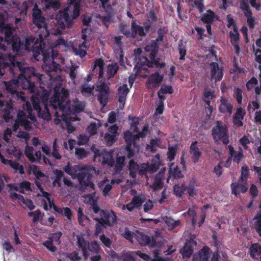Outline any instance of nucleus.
Here are the masks:
<instances>
[{
  "mask_svg": "<svg viewBox=\"0 0 261 261\" xmlns=\"http://www.w3.org/2000/svg\"><path fill=\"white\" fill-rule=\"evenodd\" d=\"M15 59L11 54L0 53V76L11 75L13 78L5 82L6 90L13 97L24 100V93L18 91L19 87L30 93H37V85H45L46 81L44 75L36 73L34 68L26 67L23 63L15 61Z\"/></svg>",
  "mask_w": 261,
  "mask_h": 261,
  "instance_id": "nucleus-1",
  "label": "nucleus"
},
{
  "mask_svg": "<svg viewBox=\"0 0 261 261\" xmlns=\"http://www.w3.org/2000/svg\"><path fill=\"white\" fill-rule=\"evenodd\" d=\"M68 97V91L61 87V85H56L54 88V94L49 101L47 98L32 96V104L27 101L24 109L27 111L29 118L33 120L36 118L35 115L32 113L33 110L36 111L38 117L43 119H51V114L58 119L71 113L70 101Z\"/></svg>",
  "mask_w": 261,
  "mask_h": 261,
  "instance_id": "nucleus-2",
  "label": "nucleus"
},
{
  "mask_svg": "<svg viewBox=\"0 0 261 261\" xmlns=\"http://www.w3.org/2000/svg\"><path fill=\"white\" fill-rule=\"evenodd\" d=\"M64 171L72 177H77L81 188L84 190L87 189L94 190L95 185L91 181L95 171L94 167L87 166L81 167L78 165L72 166L69 163L64 168Z\"/></svg>",
  "mask_w": 261,
  "mask_h": 261,
  "instance_id": "nucleus-3",
  "label": "nucleus"
},
{
  "mask_svg": "<svg viewBox=\"0 0 261 261\" xmlns=\"http://www.w3.org/2000/svg\"><path fill=\"white\" fill-rule=\"evenodd\" d=\"M82 0H70L68 6L60 11L56 17L58 29L71 28L73 20L80 15V4Z\"/></svg>",
  "mask_w": 261,
  "mask_h": 261,
  "instance_id": "nucleus-4",
  "label": "nucleus"
},
{
  "mask_svg": "<svg viewBox=\"0 0 261 261\" xmlns=\"http://www.w3.org/2000/svg\"><path fill=\"white\" fill-rule=\"evenodd\" d=\"M117 216L113 211L101 210L99 217L94 218L97 223L95 224V235L103 232L105 229L112 226L117 222Z\"/></svg>",
  "mask_w": 261,
  "mask_h": 261,
  "instance_id": "nucleus-5",
  "label": "nucleus"
},
{
  "mask_svg": "<svg viewBox=\"0 0 261 261\" xmlns=\"http://www.w3.org/2000/svg\"><path fill=\"white\" fill-rule=\"evenodd\" d=\"M76 238L77 245L79 248L81 249L85 259H87L90 255L99 254L101 248L97 241H93L89 242L80 236H77Z\"/></svg>",
  "mask_w": 261,
  "mask_h": 261,
  "instance_id": "nucleus-6",
  "label": "nucleus"
},
{
  "mask_svg": "<svg viewBox=\"0 0 261 261\" xmlns=\"http://www.w3.org/2000/svg\"><path fill=\"white\" fill-rule=\"evenodd\" d=\"M32 20L33 23L39 30H42V31H41L42 32V34L40 35V40H42L43 38L47 37L49 33L47 30L45 18L43 16L41 10L38 8L36 4H35L32 10Z\"/></svg>",
  "mask_w": 261,
  "mask_h": 261,
  "instance_id": "nucleus-7",
  "label": "nucleus"
},
{
  "mask_svg": "<svg viewBox=\"0 0 261 261\" xmlns=\"http://www.w3.org/2000/svg\"><path fill=\"white\" fill-rule=\"evenodd\" d=\"M212 135L214 142L217 144L221 141L223 144L227 145L229 142L227 126L221 121L216 122V125L212 129Z\"/></svg>",
  "mask_w": 261,
  "mask_h": 261,
  "instance_id": "nucleus-8",
  "label": "nucleus"
},
{
  "mask_svg": "<svg viewBox=\"0 0 261 261\" xmlns=\"http://www.w3.org/2000/svg\"><path fill=\"white\" fill-rule=\"evenodd\" d=\"M96 91L99 92L97 95L98 101L103 107H105L108 102L110 95L109 85L105 82H101L97 85Z\"/></svg>",
  "mask_w": 261,
  "mask_h": 261,
  "instance_id": "nucleus-9",
  "label": "nucleus"
},
{
  "mask_svg": "<svg viewBox=\"0 0 261 261\" xmlns=\"http://www.w3.org/2000/svg\"><path fill=\"white\" fill-rule=\"evenodd\" d=\"M158 37L155 40H152L151 42L147 45L145 47V51H151V57L153 58L154 54L159 52V44L158 42H162L163 40L164 36L165 34V28H160L158 32Z\"/></svg>",
  "mask_w": 261,
  "mask_h": 261,
  "instance_id": "nucleus-10",
  "label": "nucleus"
},
{
  "mask_svg": "<svg viewBox=\"0 0 261 261\" xmlns=\"http://www.w3.org/2000/svg\"><path fill=\"white\" fill-rule=\"evenodd\" d=\"M31 122L27 119L25 113L19 111L17 113V119L13 125V130L16 132L20 126H23L27 131H30L32 129Z\"/></svg>",
  "mask_w": 261,
  "mask_h": 261,
  "instance_id": "nucleus-11",
  "label": "nucleus"
},
{
  "mask_svg": "<svg viewBox=\"0 0 261 261\" xmlns=\"http://www.w3.org/2000/svg\"><path fill=\"white\" fill-rule=\"evenodd\" d=\"M136 239L140 245L142 246L148 245L149 247L155 248L159 246L156 236H152L151 239L148 236L142 232H138L136 235Z\"/></svg>",
  "mask_w": 261,
  "mask_h": 261,
  "instance_id": "nucleus-12",
  "label": "nucleus"
},
{
  "mask_svg": "<svg viewBox=\"0 0 261 261\" xmlns=\"http://www.w3.org/2000/svg\"><path fill=\"white\" fill-rule=\"evenodd\" d=\"M146 201V197L143 194L135 195L130 202L123 205L129 212H132L134 209L140 210L143 206V204Z\"/></svg>",
  "mask_w": 261,
  "mask_h": 261,
  "instance_id": "nucleus-13",
  "label": "nucleus"
},
{
  "mask_svg": "<svg viewBox=\"0 0 261 261\" xmlns=\"http://www.w3.org/2000/svg\"><path fill=\"white\" fill-rule=\"evenodd\" d=\"M6 41L8 44L12 45L13 50L17 53L21 52L23 49L24 44L20 41V39L16 35H13V32L10 33L9 36H5Z\"/></svg>",
  "mask_w": 261,
  "mask_h": 261,
  "instance_id": "nucleus-14",
  "label": "nucleus"
},
{
  "mask_svg": "<svg viewBox=\"0 0 261 261\" xmlns=\"http://www.w3.org/2000/svg\"><path fill=\"white\" fill-rule=\"evenodd\" d=\"M42 34V32L41 31V33L39 34V38L36 39V37L33 36L32 35L28 37L25 38L24 46L25 49H29L30 48L31 44L34 43V45H36L34 47L37 48L36 52L40 54H43L44 51L43 48L42 46V43L43 42V39L42 38V40L40 39V35Z\"/></svg>",
  "mask_w": 261,
  "mask_h": 261,
  "instance_id": "nucleus-15",
  "label": "nucleus"
},
{
  "mask_svg": "<svg viewBox=\"0 0 261 261\" xmlns=\"http://www.w3.org/2000/svg\"><path fill=\"white\" fill-rule=\"evenodd\" d=\"M0 110L3 112V118L6 121L13 117L14 109L11 100L6 102L0 100Z\"/></svg>",
  "mask_w": 261,
  "mask_h": 261,
  "instance_id": "nucleus-16",
  "label": "nucleus"
},
{
  "mask_svg": "<svg viewBox=\"0 0 261 261\" xmlns=\"http://www.w3.org/2000/svg\"><path fill=\"white\" fill-rule=\"evenodd\" d=\"M247 185V181L239 178L237 182H232L230 185L231 194L237 196L240 193H246L248 190Z\"/></svg>",
  "mask_w": 261,
  "mask_h": 261,
  "instance_id": "nucleus-17",
  "label": "nucleus"
},
{
  "mask_svg": "<svg viewBox=\"0 0 261 261\" xmlns=\"http://www.w3.org/2000/svg\"><path fill=\"white\" fill-rule=\"evenodd\" d=\"M233 108V104L229 99L223 96L220 97L218 107L220 113L230 115L232 113Z\"/></svg>",
  "mask_w": 261,
  "mask_h": 261,
  "instance_id": "nucleus-18",
  "label": "nucleus"
},
{
  "mask_svg": "<svg viewBox=\"0 0 261 261\" xmlns=\"http://www.w3.org/2000/svg\"><path fill=\"white\" fill-rule=\"evenodd\" d=\"M137 64L134 69H137V72H140L141 70L147 71L149 67H153V63L150 61L147 57L141 56L136 59Z\"/></svg>",
  "mask_w": 261,
  "mask_h": 261,
  "instance_id": "nucleus-19",
  "label": "nucleus"
},
{
  "mask_svg": "<svg viewBox=\"0 0 261 261\" xmlns=\"http://www.w3.org/2000/svg\"><path fill=\"white\" fill-rule=\"evenodd\" d=\"M129 92V89L126 84H123L117 89L118 101L119 103V108L121 110L124 109L127 95Z\"/></svg>",
  "mask_w": 261,
  "mask_h": 261,
  "instance_id": "nucleus-20",
  "label": "nucleus"
},
{
  "mask_svg": "<svg viewBox=\"0 0 261 261\" xmlns=\"http://www.w3.org/2000/svg\"><path fill=\"white\" fill-rule=\"evenodd\" d=\"M164 79V75L160 74L158 71L152 74L146 82L147 88H155L158 87Z\"/></svg>",
  "mask_w": 261,
  "mask_h": 261,
  "instance_id": "nucleus-21",
  "label": "nucleus"
},
{
  "mask_svg": "<svg viewBox=\"0 0 261 261\" xmlns=\"http://www.w3.org/2000/svg\"><path fill=\"white\" fill-rule=\"evenodd\" d=\"M210 66L211 67V80H215V82L221 81L223 76V69L219 67L218 63L212 62L210 63Z\"/></svg>",
  "mask_w": 261,
  "mask_h": 261,
  "instance_id": "nucleus-22",
  "label": "nucleus"
},
{
  "mask_svg": "<svg viewBox=\"0 0 261 261\" xmlns=\"http://www.w3.org/2000/svg\"><path fill=\"white\" fill-rule=\"evenodd\" d=\"M43 56V60L44 62L43 65V69L47 73H49L52 71H56L59 69L60 65L54 61H52L50 63H47L48 59H50V57L49 54H46L44 51L42 54Z\"/></svg>",
  "mask_w": 261,
  "mask_h": 261,
  "instance_id": "nucleus-23",
  "label": "nucleus"
},
{
  "mask_svg": "<svg viewBox=\"0 0 261 261\" xmlns=\"http://www.w3.org/2000/svg\"><path fill=\"white\" fill-rule=\"evenodd\" d=\"M246 115V112L242 107L238 108L232 117V123L234 126L240 127L243 125L242 120Z\"/></svg>",
  "mask_w": 261,
  "mask_h": 261,
  "instance_id": "nucleus-24",
  "label": "nucleus"
},
{
  "mask_svg": "<svg viewBox=\"0 0 261 261\" xmlns=\"http://www.w3.org/2000/svg\"><path fill=\"white\" fill-rule=\"evenodd\" d=\"M131 36L132 38H136L138 35L141 37H145L146 33L144 31L143 27L137 24L135 20L132 21L131 23Z\"/></svg>",
  "mask_w": 261,
  "mask_h": 261,
  "instance_id": "nucleus-25",
  "label": "nucleus"
},
{
  "mask_svg": "<svg viewBox=\"0 0 261 261\" xmlns=\"http://www.w3.org/2000/svg\"><path fill=\"white\" fill-rule=\"evenodd\" d=\"M13 31L14 29L12 25L10 23H6L4 16L0 15V32L4 34L5 36H9L10 33L13 32Z\"/></svg>",
  "mask_w": 261,
  "mask_h": 261,
  "instance_id": "nucleus-26",
  "label": "nucleus"
},
{
  "mask_svg": "<svg viewBox=\"0 0 261 261\" xmlns=\"http://www.w3.org/2000/svg\"><path fill=\"white\" fill-rule=\"evenodd\" d=\"M218 19V16L211 9L207 10L205 13L202 14L200 18V20L204 23H213Z\"/></svg>",
  "mask_w": 261,
  "mask_h": 261,
  "instance_id": "nucleus-27",
  "label": "nucleus"
},
{
  "mask_svg": "<svg viewBox=\"0 0 261 261\" xmlns=\"http://www.w3.org/2000/svg\"><path fill=\"white\" fill-rule=\"evenodd\" d=\"M198 142L195 141L191 143L190 145V153L192 154V161L194 163L198 162L201 155V152L199 151L197 146Z\"/></svg>",
  "mask_w": 261,
  "mask_h": 261,
  "instance_id": "nucleus-28",
  "label": "nucleus"
},
{
  "mask_svg": "<svg viewBox=\"0 0 261 261\" xmlns=\"http://www.w3.org/2000/svg\"><path fill=\"white\" fill-rule=\"evenodd\" d=\"M102 164L108 165L112 167L115 164V160L113 157L112 152H105L101 153Z\"/></svg>",
  "mask_w": 261,
  "mask_h": 261,
  "instance_id": "nucleus-29",
  "label": "nucleus"
},
{
  "mask_svg": "<svg viewBox=\"0 0 261 261\" xmlns=\"http://www.w3.org/2000/svg\"><path fill=\"white\" fill-rule=\"evenodd\" d=\"M228 148L229 150V154L231 156V158L233 157V162L238 164L239 163L243 157L242 149L240 148V151L239 152H237L234 150L232 146L229 145Z\"/></svg>",
  "mask_w": 261,
  "mask_h": 261,
  "instance_id": "nucleus-30",
  "label": "nucleus"
},
{
  "mask_svg": "<svg viewBox=\"0 0 261 261\" xmlns=\"http://www.w3.org/2000/svg\"><path fill=\"white\" fill-rule=\"evenodd\" d=\"M163 219L165 221L167 227L169 230H173L180 224V220H175L170 217L165 216L163 218Z\"/></svg>",
  "mask_w": 261,
  "mask_h": 261,
  "instance_id": "nucleus-31",
  "label": "nucleus"
},
{
  "mask_svg": "<svg viewBox=\"0 0 261 261\" xmlns=\"http://www.w3.org/2000/svg\"><path fill=\"white\" fill-rule=\"evenodd\" d=\"M182 177V173L178 166L172 164L169 171L168 178L172 177L174 179H178Z\"/></svg>",
  "mask_w": 261,
  "mask_h": 261,
  "instance_id": "nucleus-32",
  "label": "nucleus"
},
{
  "mask_svg": "<svg viewBox=\"0 0 261 261\" xmlns=\"http://www.w3.org/2000/svg\"><path fill=\"white\" fill-rule=\"evenodd\" d=\"M255 44L258 47L261 48V32L260 33L259 38L256 40ZM252 50L255 55V61L261 64V49L259 48L255 49L254 45H253Z\"/></svg>",
  "mask_w": 261,
  "mask_h": 261,
  "instance_id": "nucleus-33",
  "label": "nucleus"
},
{
  "mask_svg": "<svg viewBox=\"0 0 261 261\" xmlns=\"http://www.w3.org/2000/svg\"><path fill=\"white\" fill-rule=\"evenodd\" d=\"M147 54V55L150 59V61H152L153 63V65H154L155 67L157 68H163L166 63L164 61H161V59L160 58H156V55L158 53L154 54L153 58L151 57V51H146Z\"/></svg>",
  "mask_w": 261,
  "mask_h": 261,
  "instance_id": "nucleus-34",
  "label": "nucleus"
},
{
  "mask_svg": "<svg viewBox=\"0 0 261 261\" xmlns=\"http://www.w3.org/2000/svg\"><path fill=\"white\" fill-rule=\"evenodd\" d=\"M33 158L32 160H30L32 163H40L41 161L42 160L43 163L45 164H48L51 165V163L49 160V159L45 156L43 155L42 156L41 153L40 151H36L35 154H33Z\"/></svg>",
  "mask_w": 261,
  "mask_h": 261,
  "instance_id": "nucleus-35",
  "label": "nucleus"
},
{
  "mask_svg": "<svg viewBox=\"0 0 261 261\" xmlns=\"http://www.w3.org/2000/svg\"><path fill=\"white\" fill-rule=\"evenodd\" d=\"M119 69V66L116 63L109 64L107 66V71L108 79H110L114 77L118 72Z\"/></svg>",
  "mask_w": 261,
  "mask_h": 261,
  "instance_id": "nucleus-36",
  "label": "nucleus"
},
{
  "mask_svg": "<svg viewBox=\"0 0 261 261\" xmlns=\"http://www.w3.org/2000/svg\"><path fill=\"white\" fill-rule=\"evenodd\" d=\"M180 252L182 254L184 258H190L193 253V248L190 243H186Z\"/></svg>",
  "mask_w": 261,
  "mask_h": 261,
  "instance_id": "nucleus-37",
  "label": "nucleus"
},
{
  "mask_svg": "<svg viewBox=\"0 0 261 261\" xmlns=\"http://www.w3.org/2000/svg\"><path fill=\"white\" fill-rule=\"evenodd\" d=\"M198 254L202 261H208L210 256V248L208 246H205L198 252Z\"/></svg>",
  "mask_w": 261,
  "mask_h": 261,
  "instance_id": "nucleus-38",
  "label": "nucleus"
},
{
  "mask_svg": "<svg viewBox=\"0 0 261 261\" xmlns=\"http://www.w3.org/2000/svg\"><path fill=\"white\" fill-rule=\"evenodd\" d=\"M125 160V156H121L117 158L116 162L115 161V164L114 165L115 171L116 172L119 173L121 171L124 165Z\"/></svg>",
  "mask_w": 261,
  "mask_h": 261,
  "instance_id": "nucleus-39",
  "label": "nucleus"
},
{
  "mask_svg": "<svg viewBox=\"0 0 261 261\" xmlns=\"http://www.w3.org/2000/svg\"><path fill=\"white\" fill-rule=\"evenodd\" d=\"M253 220H254V228L259 236L261 237V214L257 213L253 218Z\"/></svg>",
  "mask_w": 261,
  "mask_h": 261,
  "instance_id": "nucleus-40",
  "label": "nucleus"
},
{
  "mask_svg": "<svg viewBox=\"0 0 261 261\" xmlns=\"http://www.w3.org/2000/svg\"><path fill=\"white\" fill-rule=\"evenodd\" d=\"M250 256L255 258V256H259L261 253V246L258 243H255L251 245L250 248Z\"/></svg>",
  "mask_w": 261,
  "mask_h": 261,
  "instance_id": "nucleus-41",
  "label": "nucleus"
},
{
  "mask_svg": "<svg viewBox=\"0 0 261 261\" xmlns=\"http://www.w3.org/2000/svg\"><path fill=\"white\" fill-rule=\"evenodd\" d=\"M164 182L160 175H156L154 179V181L151 185V187L154 190H159L163 188Z\"/></svg>",
  "mask_w": 261,
  "mask_h": 261,
  "instance_id": "nucleus-42",
  "label": "nucleus"
},
{
  "mask_svg": "<svg viewBox=\"0 0 261 261\" xmlns=\"http://www.w3.org/2000/svg\"><path fill=\"white\" fill-rule=\"evenodd\" d=\"M139 165L137 164L133 160L131 159L129 162V174L132 177H135Z\"/></svg>",
  "mask_w": 261,
  "mask_h": 261,
  "instance_id": "nucleus-43",
  "label": "nucleus"
},
{
  "mask_svg": "<svg viewBox=\"0 0 261 261\" xmlns=\"http://www.w3.org/2000/svg\"><path fill=\"white\" fill-rule=\"evenodd\" d=\"M173 191L174 194L176 196L181 197L182 194L186 191V185L181 184L179 185V184H176L174 186Z\"/></svg>",
  "mask_w": 261,
  "mask_h": 261,
  "instance_id": "nucleus-44",
  "label": "nucleus"
},
{
  "mask_svg": "<svg viewBox=\"0 0 261 261\" xmlns=\"http://www.w3.org/2000/svg\"><path fill=\"white\" fill-rule=\"evenodd\" d=\"M59 147L57 145V140L55 139L54 140L53 144V151L51 152V156L56 160H60L62 155L59 153Z\"/></svg>",
  "mask_w": 261,
  "mask_h": 261,
  "instance_id": "nucleus-45",
  "label": "nucleus"
},
{
  "mask_svg": "<svg viewBox=\"0 0 261 261\" xmlns=\"http://www.w3.org/2000/svg\"><path fill=\"white\" fill-rule=\"evenodd\" d=\"M161 143V139L160 138L152 139L150 142V144L147 145V148L150 149L151 152H155L157 148L159 146Z\"/></svg>",
  "mask_w": 261,
  "mask_h": 261,
  "instance_id": "nucleus-46",
  "label": "nucleus"
},
{
  "mask_svg": "<svg viewBox=\"0 0 261 261\" xmlns=\"http://www.w3.org/2000/svg\"><path fill=\"white\" fill-rule=\"evenodd\" d=\"M240 8L244 14L250 15V12H252L249 6V0H241Z\"/></svg>",
  "mask_w": 261,
  "mask_h": 261,
  "instance_id": "nucleus-47",
  "label": "nucleus"
},
{
  "mask_svg": "<svg viewBox=\"0 0 261 261\" xmlns=\"http://www.w3.org/2000/svg\"><path fill=\"white\" fill-rule=\"evenodd\" d=\"M177 150L176 146H169L168 150L167 151V159L170 162L173 161L175 159V156Z\"/></svg>",
  "mask_w": 261,
  "mask_h": 261,
  "instance_id": "nucleus-48",
  "label": "nucleus"
},
{
  "mask_svg": "<svg viewBox=\"0 0 261 261\" xmlns=\"http://www.w3.org/2000/svg\"><path fill=\"white\" fill-rule=\"evenodd\" d=\"M10 167H12L14 170L15 172H18L20 174H24V168L23 165H20L17 162L13 161L11 164H10Z\"/></svg>",
  "mask_w": 261,
  "mask_h": 261,
  "instance_id": "nucleus-49",
  "label": "nucleus"
},
{
  "mask_svg": "<svg viewBox=\"0 0 261 261\" xmlns=\"http://www.w3.org/2000/svg\"><path fill=\"white\" fill-rule=\"evenodd\" d=\"M94 89V86L90 87L87 85H84L82 87L81 92L85 96H90Z\"/></svg>",
  "mask_w": 261,
  "mask_h": 261,
  "instance_id": "nucleus-50",
  "label": "nucleus"
},
{
  "mask_svg": "<svg viewBox=\"0 0 261 261\" xmlns=\"http://www.w3.org/2000/svg\"><path fill=\"white\" fill-rule=\"evenodd\" d=\"M124 138L126 145L131 144V145H132L135 142V136L130 131H127L124 133Z\"/></svg>",
  "mask_w": 261,
  "mask_h": 261,
  "instance_id": "nucleus-51",
  "label": "nucleus"
},
{
  "mask_svg": "<svg viewBox=\"0 0 261 261\" xmlns=\"http://www.w3.org/2000/svg\"><path fill=\"white\" fill-rule=\"evenodd\" d=\"M42 245L51 252H55L57 250V247L54 245L51 239L47 240L45 242H43Z\"/></svg>",
  "mask_w": 261,
  "mask_h": 261,
  "instance_id": "nucleus-52",
  "label": "nucleus"
},
{
  "mask_svg": "<svg viewBox=\"0 0 261 261\" xmlns=\"http://www.w3.org/2000/svg\"><path fill=\"white\" fill-rule=\"evenodd\" d=\"M178 50L180 55L179 60H185V57L187 54V50L185 46L183 45L181 40L180 41V42L178 44Z\"/></svg>",
  "mask_w": 261,
  "mask_h": 261,
  "instance_id": "nucleus-53",
  "label": "nucleus"
},
{
  "mask_svg": "<svg viewBox=\"0 0 261 261\" xmlns=\"http://www.w3.org/2000/svg\"><path fill=\"white\" fill-rule=\"evenodd\" d=\"M233 96L236 98L238 104H242V90L241 89L237 88L235 89L233 93Z\"/></svg>",
  "mask_w": 261,
  "mask_h": 261,
  "instance_id": "nucleus-54",
  "label": "nucleus"
},
{
  "mask_svg": "<svg viewBox=\"0 0 261 261\" xmlns=\"http://www.w3.org/2000/svg\"><path fill=\"white\" fill-rule=\"evenodd\" d=\"M32 172L33 174L35 175V178H37L38 179L45 176L44 174L41 171L39 167L36 165L33 166Z\"/></svg>",
  "mask_w": 261,
  "mask_h": 261,
  "instance_id": "nucleus-55",
  "label": "nucleus"
},
{
  "mask_svg": "<svg viewBox=\"0 0 261 261\" xmlns=\"http://www.w3.org/2000/svg\"><path fill=\"white\" fill-rule=\"evenodd\" d=\"M19 192L23 194L24 190L27 191L31 190V184L30 182L27 181H22L19 184Z\"/></svg>",
  "mask_w": 261,
  "mask_h": 261,
  "instance_id": "nucleus-56",
  "label": "nucleus"
},
{
  "mask_svg": "<svg viewBox=\"0 0 261 261\" xmlns=\"http://www.w3.org/2000/svg\"><path fill=\"white\" fill-rule=\"evenodd\" d=\"M149 173L148 164H142L139 165L137 173L140 175H144Z\"/></svg>",
  "mask_w": 261,
  "mask_h": 261,
  "instance_id": "nucleus-57",
  "label": "nucleus"
},
{
  "mask_svg": "<svg viewBox=\"0 0 261 261\" xmlns=\"http://www.w3.org/2000/svg\"><path fill=\"white\" fill-rule=\"evenodd\" d=\"M87 132L91 136L95 135L97 132V126L95 122H91L87 128Z\"/></svg>",
  "mask_w": 261,
  "mask_h": 261,
  "instance_id": "nucleus-58",
  "label": "nucleus"
},
{
  "mask_svg": "<svg viewBox=\"0 0 261 261\" xmlns=\"http://www.w3.org/2000/svg\"><path fill=\"white\" fill-rule=\"evenodd\" d=\"M159 91L160 93H162L163 94H171L173 93V89L171 86L162 85Z\"/></svg>",
  "mask_w": 261,
  "mask_h": 261,
  "instance_id": "nucleus-59",
  "label": "nucleus"
},
{
  "mask_svg": "<svg viewBox=\"0 0 261 261\" xmlns=\"http://www.w3.org/2000/svg\"><path fill=\"white\" fill-rule=\"evenodd\" d=\"M41 214V211L40 210H37L34 212H31L28 213L29 217H33V222L36 223L39 220V217Z\"/></svg>",
  "mask_w": 261,
  "mask_h": 261,
  "instance_id": "nucleus-60",
  "label": "nucleus"
},
{
  "mask_svg": "<svg viewBox=\"0 0 261 261\" xmlns=\"http://www.w3.org/2000/svg\"><path fill=\"white\" fill-rule=\"evenodd\" d=\"M250 15L248 14H244L245 16L247 18V22L248 24L250 29H253L254 28L255 25V18L252 16V13L250 12Z\"/></svg>",
  "mask_w": 261,
  "mask_h": 261,
  "instance_id": "nucleus-61",
  "label": "nucleus"
},
{
  "mask_svg": "<svg viewBox=\"0 0 261 261\" xmlns=\"http://www.w3.org/2000/svg\"><path fill=\"white\" fill-rule=\"evenodd\" d=\"M116 136L114 134H110L106 133L105 135L104 138L108 145H112L115 141Z\"/></svg>",
  "mask_w": 261,
  "mask_h": 261,
  "instance_id": "nucleus-62",
  "label": "nucleus"
},
{
  "mask_svg": "<svg viewBox=\"0 0 261 261\" xmlns=\"http://www.w3.org/2000/svg\"><path fill=\"white\" fill-rule=\"evenodd\" d=\"M249 176V168L247 166H244L242 167L241 175L239 179L247 181Z\"/></svg>",
  "mask_w": 261,
  "mask_h": 261,
  "instance_id": "nucleus-63",
  "label": "nucleus"
},
{
  "mask_svg": "<svg viewBox=\"0 0 261 261\" xmlns=\"http://www.w3.org/2000/svg\"><path fill=\"white\" fill-rule=\"evenodd\" d=\"M119 29L120 32L125 35L127 38H130L131 32L127 29V26L123 23H120L119 25Z\"/></svg>",
  "mask_w": 261,
  "mask_h": 261,
  "instance_id": "nucleus-64",
  "label": "nucleus"
}]
</instances>
